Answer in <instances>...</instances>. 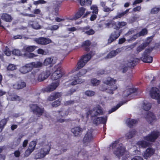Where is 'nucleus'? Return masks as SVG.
<instances>
[{
    "instance_id": "9b49d317",
    "label": "nucleus",
    "mask_w": 160,
    "mask_h": 160,
    "mask_svg": "<svg viewBox=\"0 0 160 160\" xmlns=\"http://www.w3.org/2000/svg\"><path fill=\"white\" fill-rule=\"evenodd\" d=\"M63 74L62 70L61 67H58L51 76V78L52 80H56L60 78Z\"/></svg>"
},
{
    "instance_id": "f03ea898",
    "label": "nucleus",
    "mask_w": 160,
    "mask_h": 160,
    "mask_svg": "<svg viewBox=\"0 0 160 160\" xmlns=\"http://www.w3.org/2000/svg\"><path fill=\"white\" fill-rule=\"evenodd\" d=\"M112 148H115L114 153L118 157L122 156L125 152V148L122 144L119 143L118 142L115 141L112 144Z\"/></svg>"
},
{
    "instance_id": "1a4fd4ad",
    "label": "nucleus",
    "mask_w": 160,
    "mask_h": 160,
    "mask_svg": "<svg viewBox=\"0 0 160 160\" xmlns=\"http://www.w3.org/2000/svg\"><path fill=\"white\" fill-rule=\"evenodd\" d=\"M34 41L37 44L42 45H47L52 42L50 39L42 37L34 38Z\"/></svg>"
},
{
    "instance_id": "393cba45",
    "label": "nucleus",
    "mask_w": 160,
    "mask_h": 160,
    "mask_svg": "<svg viewBox=\"0 0 160 160\" xmlns=\"http://www.w3.org/2000/svg\"><path fill=\"white\" fill-rule=\"evenodd\" d=\"M70 81L71 82V85H74L77 84H80L84 81V80L81 79L77 78L74 76H73L71 77V80Z\"/></svg>"
},
{
    "instance_id": "6e6d98bb",
    "label": "nucleus",
    "mask_w": 160,
    "mask_h": 160,
    "mask_svg": "<svg viewBox=\"0 0 160 160\" xmlns=\"http://www.w3.org/2000/svg\"><path fill=\"white\" fill-rule=\"evenodd\" d=\"M81 153L83 156L84 159H87L88 158V154L87 151L84 150H82L81 151Z\"/></svg>"
},
{
    "instance_id": "603ef678",
    "label": "nucleus",
    "mask_w": 160,
    "mask_h": 160,
    "mask_svg": "<svg viewBox=\"0 0 160 160\" xmlns=\"http://www.w3.org/2000/svg\"><path fill=\"white\" fill-rule=\"evenodd\" d=\"M12 52L13 54L17 56H20L22 54L21 51L18 49H14Z\"/></svg>"
},
{
    "instance_id": "412c9836",
    "label": "nucleus",
    "mask_w": 160,
    "mask_h": 160,
    "mask_svg": "<svg viewBox=\"0 0 160 160\" xmlns=\"http://www.w3.org/2000/svg\"><path fill=\"white\" fill-rule=\"evenodd\" d=\"M59 83L58 81L54 82L48 85L46 88L47 92H51L55 90L58 86Z\"/></svg>"
},
{
    "instance_id": "7c9ffc66",
    "label": "nucleus",
    "mask_w": 160,
    "mask_h": 160,
    "mask_svg": "<svg viewBox=\"0 0 160 160\" xmlns=\"http://www.w3.org/2000/svg\"><path fill=\"white\" fill-rule=\"evenodd\" d=\"M130 9H127L125 11L122 12H118L117 15L114 18V19H118V18H121V17H123L124 16L127 15L128 12L129 11Z\"/></svg>"
},
{
    "instance_id": "a19ab883",
    "label": "nucleus",
    "mask_w": 160,
    "mask_h": 160,
    "mask_svg": "<svg viewBox=\"0 0 160 160\" xmlns=\"http://www.w3.org/2000/svg\"><path fill=\"white\" fill-rule=\"evenodd\" d=\"M90 42L89 40L85 41L83 43V47L84 49L87 51H89V47L90 45Z\"/></svg>"
},
{
    "instance_id": "c756f323",
    "label": "nucleus",
    "mask_w": 160,
    "mask_h": 160,
    "mask_svg": "<svg viewBox=\"0 0 160 160\" xmlns=\"http://www.w3.org/2000/svg\"><path fill=\"white\" fill-rule=\"evenodd\" d=\"M82 32L89 35H93L95 32L93 30L90 29V27L89 26H87L83 28L82 29Z\"/></svg>"
},
{
    "instance_id": "39448f33",
    "label": "nucleus",
    "mask_w": 160,
    "mask_h": 160,
    "mask_svg": "<svg viewBox=\"0 0 160 160\" xmlns=\"http://www.w3.org/2000/svg\"><path fill=\"white\" fill-rule=\"evenodd\" d=\"M91 58V55L89 53L83 56L79 61L78 62L76 70H78L82 68L87 62L90 60Z\"/></svg>"
},
{
    "instance_id": "0e129e2a",
    "label": "nucleus",
    "mask_w": 160,
    "mask_h": 160,
    "mask_svg": "<svg viewBox=\"0 0 160 160\" xmlns=\"http://www.w3.org/2000/svg\"><path fill=\"white\" fill-rule=\"evenodd\" d=\"M131 160H143V159L141 156H137L134 157Z\"/></svg>"
},
{
    "instance_id": "09e8293b",
    "label": "nucleus",
    "mask_w": 160,
    "mask_h": 160,
    "mask_svg": "<svg viewBox=\"0 0 160 160\" xmlns=\"http://www.w3.org/2000/svg\"><path fill=\"white\" fill-rule=\"evenodd\" d=\"M17 68L16 66L15 65L10 64L7 67V69L8 70L13 71L16 69Z\"/></svg>"
},
{
    "instance_id": "a878e982",
    "label": "nucleus",
    "mask_w": 160,
    "mask_h": 160,
    "mask_svg": "<svg viewBox=\"0 0 160 160\" xmlns=\"http://www.w3.org/2000/svg\"><path fill=\"white\" fill-rule=\"evenodd\" d=\"M50 74V73L49 71L43 72L39 75L38 80L39 81H42L47 78Z\"/></svg>"
},
{
    "instance_id": "aec40b11",
    "label": "nucleus",
    "mask_w": 160,
    "mask_h": 160,
    "mask_svg": "<svg viewBox=\"0 0 160 160\" xmlns=\"http://www.w3.org/2000/svg\"><path fill=\"white\" fill-rule=\"evenodd\" d=\"M86 9L83 7L80 8L77 12L74 15L73 18L70 19L72 20H75L80 18L85 12Z\"/></svg>"
},
{
    "instance_id": "58836bf2",
    "label": "nucleus",
    "mask_w": 160,
    "mask_h": 160,
    "mask_svg": "<svg viewBox=\"0 0 160 160\" xmlns=\"http://www.w3.org/2000/svg\"><path fill=\"white\" fill-rule=\"evenodd\" d=\"M59 114L62 117H63L68 115V111L66 109H62L60 111H58Z\"/></svg>"
},
{
    "instance_id": "0eeeda50",
    "label": "nucleus",
    "mask_w": 160,
    "mask_h": 160,
    "mask_svg": "<svg viewBox=\"0 0 160 160\" xmlns=\"http://www.w3.org/2000/svg\"><path fill=\"white\" fill-rule=\"evenodd\" d=\"M160 133L157 131H153L143 138L144 140L151 142H153L158 137Z\"/></svg>"
},
{
    "instance_id": "49530a36",
    "label": "nucleus",
    "mask_w": 160,
    "mask_h": 160,
    "mask_svg": "<svg viewBox=\"0 0 160 160\" xmlns=\"http://www.w3.org/2000/svg\"><path fill=\"white\" fill-rule=\"evenodd\" d=\"M124 103H120L118 104L116 107L112 108L111 110L109 111V113H111L116 110Z\"/></svg>"
},
{
    "instance_id": "69168bd1",
    "label": "nucleus",
    "mask_w": 160,
    "mask_h": 160,
    "mask_svg": "<svg viewBox=\"0 0 160 160\" xmlns=\"http://www.w3.org/2000/svg\"><path fill=\"white\" fill-rule=\"evenodd\" d=\"M4 53L7 56H9L11 54V51L9 50V48H6V50L4 51Z\"/></svg>"
},
{
    "instance_id": "338daca9",
    "label": "nucleus",
    "mask_w": 160,
    "mask_h": 160,
    "mask_svg": "<svg viewBox=\"0 0 160 160\" xmlns=\"http://www.w3.org/2000/svg\"><path fill=\"white\" fill-rule=\"evenodd\" d=\"M54 97L55 98V99L58 98L61 96V94L60 93L57 92L53 94Z\"/></svg>"
},
{
    "instance_id": "774afa93",
    "label": "nucleus",
    "mask_w": 160,
    "mask_h": 160,
    "mask_svg": "<svg viewBox=\"0 0 160 160\" xmlns=\"http://www.w3.org/2000/svg\"><path fill=\"white\" fill-rule=\"evenodd\" d=\"M61 2L60 1H54L53 2V4L55 6H57L60 7Z\"/></svg>"
},
{
    "instance_id": "7ed1b4c3",
    "label": "nucleus",
    "mask_w": 160,
    "mask_h": 160,
    "mask_svg": "<svg viewBox=\"0 0 160 160\" xmlns=\"http://www.w3.org/2000/svg\"><path fill=\"white\" fill-rule=\"evenodd\" d=\"M50 149L51 148L49 146H45L39 150L38 153L35 154V158L37 159L44 158L46 155L49 153Z\"/></svg>"
},
{
    "instance_id": "a18cd8bd",
    "label": "nucleus",
    "mask_w": 160,
    "mask_h": 160,
    "mask_svg": "<svg viewBox=\"0 0 160 160\" xmlns=\"http://www.w3.org/2000/svg\"><path fill=\"white\" fill-rule=\"evenodd\" d=\"M36 145V142L35 141H32L30 142L28 148L32 149L33 151L35 148Z\"/></svg>"
},
{
    "instance_id": "c85d7f7f",
    "label": "nucleus",
    "mask_w": 160,
    "mask_h": 160,
    "mask_svg": "<svg viewBox=\"0 0 160 160\" xmlns=\"http://www.w3.org/2000/svg\"><path fill=\"white\" fill-rule=\"evenodd\" d=\"M1 18L7 22H11L12 20V18L11 15L8 13H3L1 17Z\"/></svg>"
},
{
    "instance_id": "ea45409f",
    "label": "nucleus",
    "mask_w": 160,
    "mask_h": 160,
    "mask_svg": "<svg viewBox=\"0 0 160 160\" xmlns=\"http://www.w3.org/2000/svg\"><path fill=\"white\" fill-rule=\"evenodd\" d=\"M116 24L117 26L116 28H114L118 29L119 28L125 26L127 24V23L124 22H118Z\"/></svg>"
},
{
    "instance_id": "2eb2a0df",
    "label": "nucleus",
    "mask_w": 160,
    "mask_h": 160,
    "mask_svg": "<svg viewBox=\"0 0 160 160\" xmlns=\"http://www.w3.org/2000/svg\"><path fill=\"white\" fill-rule=\"evenodd\" d=\"M120 35V32L119 31H115L112 32L108 39V43H111L118 38Z\"/></svg>"
},
{
    "instance_id": "e433bc0d",
    "label": "nucleus",
    "mask_w": 160,
    "mask_h": 160,
    "mask_svg": "<svg viewBox=\"0 0 160 160\" xmlns=\"http://www.w3.org/2000/svg\"><path fill=\"white\" fill-rule=\"evenodd\" d=\"M151 107V103L147 101H144L143 103V109L145 111L149 110L150 109Z\"/></svg>"
},
{
    "instance_id": "4468645a",
    "label": "nucleus",
    "mask_w": 160,
    "mask_h": 160,
    "mask_svg": "<svg viewBox=\"0 0 160 160\" xmlns=\"http://www.w3.org/2000/svg\"><path fill=\"white\" fill-rule=\"evenodd\" d=\"M123 50L122 48H118L116 50L111 51L105 57L106 59L111 58L115 57L117 55L121 52Z\"/></svg>"
},
{
    "instance_id": "e2e57ef3",
    "label": "nucleus",
    "mask_w": 160,
    "mask_h": 160,
    "mask_svg": "<svg viewBox=\"0 0 160 160\" xmlns=\"http://www.w3.org/2000/svg\"><path fill=\"white\" fill-rule=\"evenodd\" d=\"M20 99V98L17 95L12 96L11 98V100L12 101L19 100Z\"/></svg>"
},
{
    "instance_id": "72a5a7b5",
    "label": "nucleus",
    "mask_w": 160,
    "mask_h": 160,
    "mask_svg": "<svg viewBox=\"0 0 160 160\" xmlns=\"http://www.w3.org/2000/svg\"><path fill=\"white\" fill-rule=\"evenodd\" d=\"M126 123L129 127H131L137 123L138 121L136 120L130 118L127 120Z\"/></svg>"
},
{
    "instance_id": "6e6552de",
    "label": "nucleus",
    "mask_w": 160,
    "mask_h": 160,
    "mask_svg": "<svg viewBox=\"0 0 160 160\" xmlns=\"http://www.w3.org/2000/svg\"><path fill=\"white\" fill-rule=\"evenodd\" d=\"M30 108L33 113L38 117H40L44 112V108L39 107L36 104L31 105Z\"/></svg>"
},
{
    "instance_id": "4c0bfd02",
    "label": "nucleus",
    "mask_w": 160,
    "mask_h": 160,
    "mask_svg": "<svg viewBox=\"0 0 160 160\" xmlns=\"http://www.w3.org/2000/svg\"><path fill=\"white\" fill-rule=\"evenodd\" d=\"M136 133L135 130H133L129 132L126 134V137L127 139H129L132 138L134 137Z\"/></svg>"
},
{
    "instance_id": "f8f14e48",
    "label": "nucleus",
    "mask_w": 160,
    "mask_h": 160,
    "mask_svg": "<svg viewBox=\"0 0 160 160\" xmlns=\"http://www.w3.org/2000/svg\"><path fill=\"white\" fill-rule=\"evenodd\" d=\"M102 110L100 107H97L88 111L89 114L92 117H94L102 114Z\"/></svg>"
},
{
    "instance_id": "20e7f679",
    "label": "nucleus",
    "mask_w": 160,
    "mask_h": 160,
    "mask_svg": "<svg viewBox=\"0 0 160 160\" xmlns=\"http://www.w3.org/2000/svg\"><path fill=\"white\" fill-rule=\"evenodd\" d=\"M152 48H149L145 50L143 53V55L141 59L144 62L151 63L152 61V57L149 55L152 50Z\"/></svg>"
},
{
    "instance_id": "4d7b16f0",
    "label": "nucleus",
    "mask_w": 160,
    "mask_h": 160,
    "mask_svg": "<svg viewBox=\"0 0 160 160\" xmlns=\"http://www.w3.org/2000/svg\"><path fill=\"white\" fill-rule=\"evenodd\" d=\"M59 27L58 25H55L48 27V28L49 29L51 30H55L58 29Z\"/></svg>"
},
{
    "instance_id": "b1692460",
    "label": "nucleus",
    "mask_w": 160,
    "mask_h": 160,
    "mask_svg": "<svg viewBox=\"0 0 160 160\" xmlns=\"http://www.w3.org/2000/svg\"><path fill=\"white\" fill-rule=\"evenodd\" d=\"M32 69L30 63H28L21 68L19 71L21 73L25 74L29 72Z\"/></svg>"
},
{
    "instance_id": "37998d69",
    "label": "nucleus",
    "mask_w": 160,
    "mask_h": 160,
    "mask_svg": "<svg viewBox=\"0 0 160 160\" xmlns=\"http://www.w3.org/2000/svg\"><path fill=\"white\" fill-rule=\"evenodd\" d=\"M148 33V31L147 29L144 28L142 29V30L139 33L136 34V36L140 37V36H144L147 34Z\"/></svg>"
},
{
    "instance_id": "13d9d810",
    "label": "nucleus",
    "mask_w": 160,
    "mask_h": 160,
    "mask_svg": "<svg viewBox=\"0 0 160 160\" xmlns=\"http://www.w3.org/2000/svg\"><path fill=\"white\" fill-rule=\"evenodd\" d=\"M75 102L74 100H69L65 102L64 104L66 106L70 105L73 104Z\"/></svg>"
},
{
    "instance_id": "bf43d9fd",
    "label": "nucleus",
    "mask_w": 160,
    "mask_h": 160,
    "mask_svg": "<svg viewBox=\"0 0 160 160\" xmlns=\"http://www.w3.org/2000/svg\"><path fill=\"white\" fill-rule=\"evenodd\" d=\"M46 2L43 0H39L36 1H34L33 4L35 5H37L39 4H45L46 3Z\"/></svg>"
},
{
    "instance_id": "a211bd4d",
    "label": "nucleus",
    "mask_w": 160,
    "mask_h": 160,
    "mask_svg": "<svg viewBox=\"0 0 160 160\" xmlns=\"http://www.w3.org/2000/svg\"><path fill=\"white\" fill-rule=\"evenodd\" d=\"M160 92L159 89L156 87H152L149 92L150 97L153 99L156 98L159 94Z\"/></svg>"
},
{
    "instance_id": "8fccbe9b",
    "label": "nucleus",
    "mask_w": 160,
    "mask_h": 160,
    "mask_svg": "<svg viewBox=\"0 0 160 160\" xmlns=\"http://www.w3.org/2000/svg\"><path fill=\"white\" fill-rule=\"evenodd\" d=\"M91 9L92 10V13L95 14H97L98 12V9L97 6L96 5H93L91 6Z\"/></svg>"
},
{
    "instance_id": "ddd939ff",
    "label": "nucleus",
    "mask_w": 160,
    "mask_h": 160,
    "mask_svg": "<svg viewBox=\"0 0 160 160\" xmlns=\"http://www.w3.org/2000/svg\"><path fill=\"white\" fill-rule=\"evenodd\" d=\"M155 151L153 148H148L143 153L142 156L145 159H148L154 154Z\"/></svg>"
},
{
    "instance_id": "052dcab7",
    "label": "nucleus",
    "mask_w": 160,
    "mask_h": 160,
    "mask_svg": "<svg viewBox=\"0 0 160 160\" xmlns=\"http://www.w3.org/2000/svg\"><path fill=\"white\" fill-rule=\"evenodd\" d=\"M32 151V149L28 148L25 152L24 156L25 157H28Z\"/></svg>"
},
{
    "instance_id": "cd10ccee",
    "label": "nucleus",
    "mask_w": 160,
    "mask_h": 160,
    "mask_svg": "<svg viewBox=\"0 0 160 160\" xmlns=\"http://www.w3.org/2000/svg\"><path fill=\"white\" fill-rule=\"evenodd\" d=\"M145 118L146 120L148 122L151 123L153 120L156 119V117L154 114L151 112H148Z\"/></svg>"
},
{
    "instance_id": "6ab92c4d",
    "label": "nucleus",
    "mask_w": 160,
    "mask_h": 160,
    "mask_svg": "<svg viewBox=\"0 0 160 160\" xmlns=\"http://www.w3.org/2000/svg\"><path fill=\"white\" fill-rule=\"evenodd\" d=\"M57 58L56 57H51L47 58L44 60L43 64L45 66L50 64H54L56 62Z\"/></svg>"
},
{
    "instance_id": "2f4dec72",
    "label": "nucleus",
    "mask_w": 160,
    "mask_h": 160,
    "mask_svg": "<svg viewBox=\"0 0 160 160\" xmlns=\"http://www.w3.org/2000/svg\"><path fill=\"white\" fill-rule=\"evenodd\" d=\"M35 46H26L24 47L23 50L28 52L33 51L37 48Z\"/></svg>"
},
{
    "instance_id": "de8ad7c7",
    "label": "nucleus",
    "mask_w": 160,
    "mask_h": 160,
    "mask_svg": "<svg viewBox=\"0 0 160 160\" xmlns=\"http://www.w3.org/2000/svg\"><path fill=\"white\" fill-rule=\"evenodd\" d=\"M91 82L93 86H96L100 84V81L96 79H91Z\"/></svg>"
},
{
    "instance_id": "3c124183",
    "label": "nucleus",
    "mask_w": 160,
    "mask_h": 160,
    "mask_svg": "<svg viewBox=\"0 0 160 160\" xmlns=\"http://www.w3.org/2000/svg\"><path fill=\"white\" fill-rule=\"evenodd\" d=\"M87 72V71L86 69H82L77 74V76L78 77H81L85 74Z\"/></svg>"
},
{
    "instance_id": "864d4df0",
    "label": "nucleus",
    "mask_w": 160,
    "mask_h": 160,
    "mask_svg": "<svg viewBox=\"0 0 160 160\" xmlns=\"http://www.w3.org/2000/svg\"><path fill=\"white\" fill-rule=\"evenodd\" d=\"M160 10V8H152L151 11V13L154 14L158 13Z\"/></svg>"
},
{
    "instance_id": "680f3d73",
    "label": "nucleus",
    "mask_w": 160,
    "mask_h": 160,
    "mask_svg": "<svg viewBox=\"0 0 160 160\" xmlns=\"http://www.w3.org/2000/svg\"><path fill=\"white\" fill-rule=\"evenodd\" d=\"M7 121L6 119H3L0 121V126L3 128L6 124Z\"/></svg>"
},
{
    "instance_id": "dca6fc26",
    "label": "nucleus",
    "mask_w": 160,
    "mask_h": 160,
    "mask_svg": "<svg viewBox=\"0 0 160 160\" xmlns=\"http://www.w3.org/2000/svg\"><path fill=\"white\" fill-rule=\"evenodd\" d=\"M26 86V83L22 80L17 82L13 85V88L17 90L22 89Z\"/></svg>"
},
{
    "instance_id": "c9c22d12",
    "label": "nucleus",
    "mask_w": 160,
    "mask_h": 160,
    "mask_svg": "<svg viewBox=\"0 0 160 160\" xmlns=\"http://www.w3.org/2000/svg\"><path fill=\"white\" fill-rule=\"evenodd\" d=\"M32 69L33 68H38L41 67L42 65V63L40 62H32L29 63Z\"/></svg>"
},
{
    "instance_id": "9d476101",
    "label": "nucleus",
    "mask_w": 160,
    "mask_h": 160,
    "mask_svg": "<svg viewBox=\"0 0 160 160\" xmlns=\"http://www.w3.org/2000/svg\"><path fill=\"white\" fill-rule=\"evenodd\" d=\"M153 37H150L147 38L146 41L142 43L136 49V51L138 53L143 50L147 46L152 40Z\"/></svg>"
},
{
    "instance_id": "423d86ee",
    "label": "nucleus",
    "mask_w": 160,
    "mask_h": 160,
    "mask_svg": "<svg viewBox=\"0 0 160 160\" xmlns=\"http://www.w3.org/2000/svg\"><path fill=\"white\" fill-rule=\"evenodd\" d=\"M125 66H126L125 67H124L123 68L122 72L123 73L125 72L128 69V67H133L135 65L136 61L134 60V58L130 56L127 57V60L125 61Z\"/></svg>"
},
{
    "instance_id": "79ce46f5",
    "label": "nucleus",
    "mask_w": 160,
    "mask_h": 160,
    "mask_svg": "<svg viewBox=\"0 0 160 160\" xmlns=\"http://www.w3.org/2000/svg\"><path fill=\"white\" fill-rule=\"evenodd\" d=\"M133 92V90L132 89L130 88L124 91L123 94V96L124 97H127L129 95Z\"/></svg>"
},
{
    "instance_id": "c03bdc74",
    "label": "nucleus",
    "mask_w": 160,
    "mask_h": 160,
    "mask_svg": "<svg viewBox=\"0 0 160 160\" xmlns=\"http://www.w3.org/2000/svg\"><path fill=\"white\" fill-rule=\"evenodd\" d=\"M84 94L88 97H92L95 94V92L91 90H87L85 92Z\"/></svg>"
},
{
    "instance_id": "5701e85b",
    "label": "nucleus",
    "mask_w": 160,
    "mask_h": 160,
    "mask_svg": "<svg viewBox=\"0 0 160 160\" xmlns=\"http://www.w3.org/2000/svg\"><path fill=\"white\" fill-rule=\"evenodd\" d=\"M100 4L102 7L103 11L105 12L109 13L113 11L114 10V8H112L106 6V3L105 2L102 1L100 3Z\"/></svg>"
},
{
    "instance_id": "f704fd0d",
    "label": "nucleus",
    "mask_w": 160,
    "mask_h": 160,
    "mask_svg": "<svg viewBox=\"0 0 160 160\" xmlns=\"http://www.w3.org/2000/svg\"><path fill=\"white\" fill-rule=\"evenodd\" d=\"M30 24L32 28L35 29H38L41 28V27L38 22L36 21H31Z\"/></svg>"
},
{
    "instance_id": "4be33fe9",
    "label": "nucleus",
    "mask_w": 160,
    "mask_h": 160,
    "mask_svg": "<svg viewBox=\"0 0 160 160\" xmlns=\"http://www.w3.org/2000/svg\"><path fill=\"white\" fill-rule=\"evenodd\" d=\"M83 131V129L79 126L74 127L71 130V132L75 136H80Z\"/></svg>"
},
{
    "instance_id": "f257e3e1",
    "label": "nucleus",
    "mask_w": 160,
    "mask_h": 160,
    "mask_svg": "<svg viewBox=\"0 0 160 160\" xmlns=\"http://www.w3.org/2000/svg\"><path fill=\"white\" fill-rule=\"evenodd\" d=\"M117 81L110 77H108L103 81V83L109 86L107 87L105 85H101L100 87V90L105 91L106 92L111 95L114 94V91L118 89V87L116 84Z\"/></svg>"
},
{
    "instance_id": "5fc2aeb1",
    "label": "nucleus",
    "mask_w": 160,
    "mask_h": 160,
    "mask_svg": "<svg viewBox=\"0 0 160 160\" xmlns=\"http://www.w3.org/2000/svg\"><path fill=\"white\" fill-rule=\"evenodd\" d=\"M60 104V101L57 100L55 102H54L52 103V106L53 107H56Z\"/></svg>"
},
{
    "instance_id": "bb28decb",
    "label": "nucleus",
    "mask_w": 160,
    "mask_h": 160,
    "mask_svg": "<svg viewBox=\"0 0 160 160\" xmlns=\"http://www.w3.org/2000/svg\"><path fill=\"white\" fill-rule=\"evenodd\" d=\"M107 120V117H105L104 118L99 117L95 118L93 120V123L96 124H99L101 123L104 124L106 123Z\"/></svg>"
},
{
    "instance_id": "f3484780",
    "label": "nucleus",
    "mask_w": 160,
    "mask_h": 160,
    "mask_svg": "<svg viewBox=\"0 0 160 160\" xmlns=\"http://www.w3.org/2000/svg\"><path fill=\"white\" fill-rule=\"evenodd\" d=\"M92 132L93 129H92L88 130L83 139V141L85 142H89L92 140L93 138L92 134Z\"/></svg>"
},
{
    "instance_id": "473e14b6",
    "label": "nucleus",
    "mask_w": 160,
    "mask_h": 160,
    "mask_svg": "<svg viewBox=\"0 0 160 160\" xmlns=\"http://www.w3.org/2000/svg\"><path fill=\"white\" fill-rule=\"evenodd\" d=\"M137 144L140 148H145L148 146L149 144L148 142L145 141H139L137 142Z\"/></svg>"
}]
</instances>
